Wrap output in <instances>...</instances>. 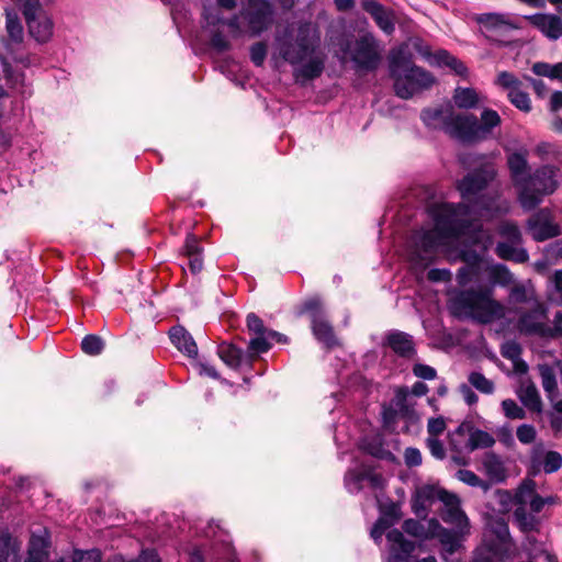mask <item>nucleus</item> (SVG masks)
Instances as JSON below:
<instances>
[{
    "mask_svg": "<svg viewBox=\"0 0 562 562\" xmlns=\"http://www.w3.org/2000/svg\"><path fill=\"white\" fill-rule=\"evenodd\" d=\"M470 211L471 207L463 204H443L435 217V227L413 235V259L416 262L429 260L432 252L449 238L470 237L474 244L486 249L491 235L480 222L464 217Z\"/></svg>",
    "mask_w": 562,
    "mask_h": 562,
    "instance_id": "obj_1",
    "label": "nucleus"
},
{
    "mask_svg": "<svg viewBox=\"0 0 562 562\" xmlns=\"http://www.w3.org/2000/svg\"><path fill=\"white\" fill-rule=\"evenodd\" d=\"M321 32L311 22H301L293 40L279 42L281 57L292 66L300 67L294 70L296 80H313L323 74L326 56L319 52Z\"/></svg>",
    "mask_w": 562,
    "mask_h": 562,
    "instance_id": "obj_2",
    "label": "nucleus"
},
{
    "mask_svg": "<svg viewBox=\"0 0 562 562\" xmlns=\"http://www.w3.org/2000/svg\"><path fill=\"white\" fill-rule=\"evenodd\" d=\"M495 177L494 165L485 161L458 181L457 189L462 198V202L459 204L471 207V211L464 216L465 218L472 220L471 216L494 217L508 212L507 203H499L496 198L483 193Z\"/></svg>",
    "mask_w": 562,
    "mask_h": 562,
    "instance_id": "obj_3",
    "label": "nucleus"
},
{
    "mask_svg": "<svg viewBox=\"0 0 562 562\" xmlns=\"http://www.w3.org/2000/svg\"><path fill=\"white\" fill-rule=\"evenodd\" d=\"M493 295L491 286L457 290L448 301V308L459 319L470 318L480 324H490L505 317V306Z\"/></svg>",
    "mask_w": 562,
    "mask_h": 562,
    "instance_id": "obj_4",
    "label": "nucleus"
},
{
    "mask_svg": "<svg viewBox=\"0 0 562 562\" xmlns=\"http://www.w3.org/2000/svg\"><path fill=\"white\" fill-rule=\"evenodd\" d=\"M559 168L543 165L537 168L517 188L518 201L525 211L535 210L547 195L552 194L559 187Z\"/></svg>",
    "mask_w": 562,
    "mask_h": 562,
    "instance_id": "obj_5",
    "label": "nucleus"
},
{
    "mask_svg": "<svg viewBox=\"0 0 562 562\" xmlns=\"http://www.w3.org/2000/svg\"><path fill=\"white\" fill-rule=\"evenodd\" d=\"M381 42L370 32L360 35L348 45L350 60L357 71H375L382 61Z\"/></svg>",
    "mask_w": 562,
    "mask_h": 562,
    "instance_id": "obj_6",
    "label": "nucleus"
},
{
    "mask_svg": "<svg viewBox=\"0 0 562 562\" xmlns=\"http://www.w3.org/2000/svg\"><path fill=\"white\" fill-rule=\"evenodd\" d=\"M301 313L310 315L313 335L326 349H333L339 345L334 328L327 319L323 302L318 296L306 300L302 305Z\"/></svg>",
    "mask_w": 562,
    "mask_h": 562,
    "instance_id": "obj_7",
    "label": "nucleus"
},
{
    "mask_svg": "<svg viewBox=\"0 0 562 562\" xmlns=\"http://www.w3.org/2000/svg\"><path fill=\"white\" fill-rule=\"evenodd\" d=\"M240 16L247 23L250 35L259 36L271 26L274 8L268 0H248L247 7L240 12Z\"/></svg>",
    "mask_w": 562,
    "mask_h": 562,
    "instance_id": "obj_8",
    "label": "nucleus"
},
{
    "mask_svg": "<svg viewBox=\"0 0 562 562\" xmlns=\"http://www.w3.org/2000/svg\"><path fill=\"white\" fill-rule=\"evenodd\" d=\"M435 82L436 78L431 72L414 65L395 85H393V88L397 97L408 100L415 93L431 88Z\"/></svg>",
    "mask_w": 562,
    "mask_h": 562,
    "instance_id": "obj_9",
    "label": "nucleus"
},
{
    "mask_svg": "<svg viewBox=\"0 0 562 562\" xmlns=\"http://www.w3.org/2000/svg\"><path fill=\"white\" fill-rule=\"evenodd\" d=\"M527 229L536 241H544L560 236L561 227L554 222L552 212L543 207L533 213L527 221Z\"/></svg>",
    "mask_w": 562,
    "mask_h": 562,
    "instance_id": "obj_10",
    "label": "nucleus"
},
{
    "mask_svg": "<svg viewBox=\"0 0 562 562\" xmlns=\"http://www.w3.org/2000/svg\"><path fill=\"white\" fill-rule=\"evenodd\" d=\"M547 318L546 306L537 302L532 308L520 314L517 326L521 334L546 338V334H550Z\"/></svg>",
    "mask_w": 562,
    "mask_h": 562,
    "instance_id": "obj_11",
    "label": "nucleus"
},
{
    "mask_svg": "<svg viewBox=\"0 0 562 562\" xmlns=\"http://www.w3.org/2000/svg\"><path fill=\"white\" fill-rule=\"evenodd\" d=\"M445 133L462 143L479 140L476 116L473 114H456L451 111L448 114Z\"/></svg>",
    "mask_w": 562,
    "mask_h": 562,
    "instance_id": "obj_12",
    "label": "nucleus"
},
{
    "mask_svg": "<svg viewBox=\"0 0 562 562\" xmlns=\"http://www.w3.org/2000/svg\"><path fill=\"white\" fill-rule=\"evenodd\" d=\"M443 508L440 512L441 519L449 525L454 526L461 531H470V521L460 505V498L453 494H443Z\"/></svg>",
    "mask_w": 562,
    "mask_h": 562,
    "instance_id": "obj_13",
    "label": "nucleus"
},
{
    "mask_svg": "<svg viewBox=\"0 0 562 562\" xmlns=\"http://www.w3.org/2000/svg\"><path fill=\"white\" fill-rule=\"evenodd\" d=\"M389 75L395 85L404 74H406L415 64L413 55L408 47L403 44L394 47L387 55Z\"/></svg>",
    "mask_w": 562,
    "mask_h": 562,
    "instance_id": "obj_14",
    "label": "nucleus"
},
{
    "mask_svg": "<svg viewBox=\"0 0 562 562\" xmlns=\"http://www.w3.org/2000/svg\"><path fill=\"white\" fill-rule=\"evenodd\" d=\"M383 346L389 347L400 358L413 359L416 356L413 336L402 330H389L384 336Z\"/></svg>",
    "mask_w": 562,
    "mask_h": 562,
    "instance_id": "obj_15",
    "label": "nucleus"
},
{
    "mask_svg": "<svg viewBox=\"0 0 562 562\" xmlns=\"http://www.w3.org/2000/svg\"><path fill=\"white\" fill-rule=\"evenodd\" d=\"M526 20L550 41H558L562 36V18L554 13H535L527 15Z\"/></svg>",
    "mask_w": 562,
    "mask_h": 562,
    "instance_id": "obj_16",
    "label": "nucleus"
},
{
    "mask_svg": "<svg viewBox=\"0 0 562 562\" xmlns=\"http://www.w3.org/2000/svg\"><path fill=\"white\" fill-rule=\"evenodd\" d=\"M363 10L371 15L379 29L386 35L395 31L394 14L375 0H362Z\"/></svg>",
    "mask_w": 562,
    "mask_h": 562,
    "instance_id": "obj_17",
    "label": "nucleus"
},
{
    "mask_svg": "<svg viewBox=\"0 0 562 562\" xmlns=\"http://www.w3.org/2000/svg\"><path fill=\"white\" fill-rule=\"evenodd\" d=\"M490 528L495 536V540L491 541L488 544L490 551L496 555L507 554L512 547L508 524L503 518H497L490 522Z\"/></svg>",
    "mask_w": 562,
    "mask_h": 562,
    "instance_id": "obj_18",
    "label": "nucleus"
},
{
    "mask_svg": "<svg viewBox=\"0 0 562 562\" xmlns=\"http://www.w3.org/2000/svg\"><path fill=\"white\" fill-rule=\"evenodd\" d=\"M543 449L541 445H538L532 448L530 462L533 469L540 468L542 465V470L547 474H551L560 470L562 467V456L558 451H548L546 452L543 460H541Z\"/></svg>",
    "mask_w": 562,
    "mask_h": 562,
    "instance_id": "obj_19",
    "label": "nucleus"
},
{
    "mask_svg": "<svg viewBox=\"0 0 562 562\" xmlns=\"http://www.w3.org/2000/svg\"><path fill=\"white\" fill-rule=\"evenodd\" d=\"M169 338L172 345L189 358L198 356V346L192 335L181 325L172 326L169 329Z\"/></svg>",
    "mask_w": 562,
    "mask_h": 562,
    "instance_id": "obj_20",
    "label": "nucleus"
},
{
    "mask_svg": "<svg viewBox=\"0 0 562 562\" xmlns=\"http://www.w3.org/2000/svg\"><path fill=\"white\" fill-rule=\"evenodd\" d=\"M403 530L419 540H429L435 538L436 530L440 528V522L436 518L427 520V524H423L419 520L409 518L403 522Z\"/></svg>",
    "mask_w": 562,
    "mask_h": 562,
    "instance_id": "obj_21",
    "label": "nucleus"
},
{
    "mask_svg": "<svg viewBox=\"0 0 562 562\" xmlns=\"http://www.w3.org/2000/svg\"><path fill=\"white\" fill-rule=\"evenodd\" d=\"M527 156V150H518L512 153L507 157V166L509 169L510 178L516 189L529 175V164Z\"/></svg>",
    "mask_w": 562,
    "mask_h": 562,
    "instance_id": "obj_22",
    "label": "nucleus"
},
{
    "mask_svg": "<svg viewBox=\"0 0 562 562\" xmlns=\"http://www.w3.org/2000/svg\"><path fill=\"white\" fill-rule=\"evenodd\" d=\"M522 405L531 412H542V401L536 384L530 379H525L516 392Z\"/></svg>",
    "mask_w": 562,
    "mask_h": 562,
    "instance_id": "obj_23",
    "label": "nucleus"
},
{
    "mask_svg": "<svg viewBox=\"0 0 562 562\" xmlns=\"http://www.w3.org/2000/svg\"><path fill=\"white\" fill-rule=\"evenodd\" d=\"M470 531H461L460 529H447L440 525V528L436 530L435 538H438L439 542L441 543L443 551L451 555L456 553L462 544L463 538L469 533Z\"/></svg>",
    "mask_w": 562,
    "mask_h": 562,
    "instance_id": "obj_24",
    "label": "nucleus"
},
{
    "mask_svg": "<svg viewBox=\"0 0 562 562\" xmlns=\"http://www.w3.org/2000/svg\"><path fill=\"white\" fill-rule=\"evenodd\" d=\"M217 355L229 368L237 369L243 363H250L246 351L233 344L222 342L217 347Z\"/></svg>",
    "mask_w": 562,
    "mask_h": 562,
    "instance_id": "obj_25",
    "label": "nucleus"
},
{
    "mask_svg": "<svg viewBox=\"0 0 562 562\" xmlns=\"http://www.w3.org/2000/svg\"><path fill=\"white\" fill-rule=\"evenodd\" d=\"M495 254L503 260L525 263L529 260V254L521 244L497 243Z\"/></svg>",
    "mask_w": 562,
    "mask_h": 562,
    "instance_id": "obj_26",
    "label": "nucleus"
},
{
    "mask_svg": "<svg viewBox=\"0 0 562 562\" xmlns=\"http://www.w3.org/2000/svg\"><path fill=\"white\" fill-rule=\"evenodd\" d=\"M488 479L494 483H501L506 479L504 462L499 456L494 452H486L482 461Z\"/></svg>",
    "mask_w": 562,
    "mask_h": 562,
    "instance_id": "obj_27",
    "label": "nucleus"
},
{
    "mask_svg": "<svg viewBox=\"0 0 562 562\" xmlns=\"http://www.w3.org/2000/svg\"><path fill=\"white\" fill-rule=\"evenodd\" d=\"M361 449L372 457L381 460H394L393 453L384 447L383 438L380 435L367 436L361 440Z\"/></svg>",
    "mask_w": 562,
    "mask_h": 562,
    "instance_id": "obj_28",
    "label": "nucleus"
},
{
    "mask_svg": "<svg viewBox=\"0 0 562 562\" xmlns=\"http://www.w3.org/2000/svg\"><path fill=\"white\" fill-rule=\"evenodd\" d=\"M430 65L437 67H448L456 75L464 76L468 72V68L463 61L451 55L446 49H439L432 55V60H430Z\"/></svg>",
    "mask_w": 562,
    "mask_h": 562,
    "instance_id": "obj_29",
    "label": "nucleus"
},
{
    "mask_svg": "<svg viewBox=\"0 0 562 562\" xmlns=\"http://www.w3.org/2000/svg\"><path fill=\"white\" fill-rule=\"evenodd\" d=\"M449 113H451V111L443 110L442 108H428L422 111L420 119L427 127L445 132Z\"/></svg>",
    "mask_w": 562,
    "mask_h": 562,
    "instance_id": "obj_30",
    "label": "nucleus"
},
{
    "mask_svg": "<svg viewBox=\"0 0 562 562\" xmlns=\"http://www.w3.org/2000/svg\"><path fill=\"white\" fill-rule=\"evenodd\" d=\"M494 443L495 439L491 434L477 428H473L464 448L468 452H473L476 449L491 448L494 446Z\"/></svg>",
    "mask_w": 562,
    "mask_h": 562,
    "instance_id": "obj_31",
    "label": "nucleus"
},
{
    "mask_svg": "<svg viewBox=\"0 0 562 562\" xmlns=\"http://www.w3.org/2000/svg\"><path fill=\"white\" fill-rule=\"evenodd\" d=\"M501 124L499 114L491 109H485L481 114V123L476 120V133L479 139H484L491 131Z\"/></svg>",
    "mask_w": 562,
    "mask_h": 562,
    "instance_id": "obj_32",
    "label": "nucleus"
},
{
    "mask_svg": "<svg viewBox=\"0 0 562 562\" xmlns=\"http://www.w3.org/2000/svg\"><path fill=\"white\" fill-rule=\"evenodd\" d=\"M535 296V291L530 282L514 284L508 294V303L524 304L530 302Z\"/></svg>",
    "mask_w": 562,
    "mask_h": 562,
    "instance_id": "obj_33",
    "label": "nucleus"
},
{
    "mask_svg": "<svg viewBox=\"0 0 562 562\" xmlns=\"http://www.w3.org/2000/svg\"><path fill=\"white\" fill-rule=\"evenodd\" d=\"M476 21L490 30L501 29L503 26L512 29L515 27V25L509 21L508 15L503 13H482L477 15Z\"/></svg>",
    "mask_w": 562,
    "mask_h": 562,
    "instance_id": "obj_34",
    "label": "nucleus"
},
{
    "mask_svg": "<svg viewBox=\"0 0 562 562\" xmlns=\"http://www.w3.org/2000/svg\"><path fill=\"white\" fill-rule=\"evenodd\" d=\"M48 541L43 536L33 535L30 540V548L27 552L29 561H46L47 559Z\"/></svg>",
    "mask_w": 562,
    "mask_h": 562,
    "instance_id": "obj_35",
    "label": "nucleus"
},
{
    "mask_svg": "<svg viewBox=\"0 0 562 562\" xmlns=\"http://www.w3.org/2000/svg\"><path fill=\"white\" fill-rule=\"evenodd\" d=\"M538 371L541 378L542 387L551 400L558 387L554 369L547 363H541L538 364Z\"/></svg>",
    "mask_w": 562,
    "mask_h": 562,
    "instance_id": "obj_36",
    "label": "nucleus"
},
{
    "mask_svg": "<svg viewBox=\"0 0 562 562\" xmlns=\"http://www.w3.org/2000/svg\"><path fill=\"white\" fill-rule=\"evenodd\" d=\"M453 101L460 109H472L479 103V97L472 88H457L453 94Z\"/></svg>",
    "mask_w": 562,
    "mask_h": 562,
    "instance_id": "obj_37",
    "label": "nucleus"
},
{
    "mask_svg": "<svg viewBox=\"0 0 562 562\" xmlns=\"http://www.w3.org/2000/svg\"><path fill=\"white\" fill-rule=\"evenodd\" d=\"M5 29L9 37L16 44L23 41L24 32L21 21L15 12L7 11Z\"/></svg>",
    "mask_w": 562,
    "mask_h": 562,
    "instance_id": "obj_38",
    "label": "nucleus"
},
{
    "mask_svg": "<svg viewBox=\"0 0 562 562\" xmlns=\"http://www.w3.org/2000/svg\"><path fill=\"white\" fill-rule=\"evenodd\" d=\"M269 340L270 338L268 335L254 336L249 340L246 353L250 362L260 353L269 351L271 348V342Z\"/></svg>",
    "mask_w": 562,
    "mask_h": 562,
    "instance_id": "obj_39",
    "label": "nucleus"
},
{
    "mask_svg": "<svg viewBox=\"0 0 562 562\" xmlns=\"http://www.w3.org/2000/svg\"><path fill=\"white\" fill-rule=\"evenodd\" d=\"M497 231L506 239L503 243L522 244L521 231L515 222L504 221L498 225Z\"/></svg>",
    "mask_w": 562,
    "mask_h": 562,
    "instance_id": "obj_40",
    "label": "nucleus"
},
{
    "mask_svg": "<svg viewBox=\"0 0 562 562\" xmlns=\"http://www.w3.org/2000/svg\"><path fill=\"white\" fill-rule=\"evenodd\" d=\"M513 516L522 532H529L537 529L538 519L533 515L528 514L525 507H517L514 510Z\"/></svg>",
    "mask_w": 562,
    "mask_h": 562,
    "instance_id": "obj_41",
    "label": "nucleus"
},
{
    "mask_svg": "<svg viewBox=\"0 0 562 562\" xmlns=\"http://www.w3.org/2000/svg\"><path fill=\"white\" fill-rule=\"evenodd\" d=\"M469 384L479 392L490 395L494 392V382L487 379L483 373L473 371L468 376Z\"/></svg>",
    "mask_w": 562,
    "mask_h": 562,
    "instance_id": "obj_42",
    "label": "nucleus"
},
{
    "mask_svg": "<svg viewBox=\"0 0 562 562\" xmlns=\"http://www.w3.org/2000/svg\"><path fill=\"white\" fill-rule=\"evenodd\" d=\"M416 493L422 502H427L431 505L436 501H440L442 503L446 498L443 494H449L450 492L435 485H424L419 487Z\"/></svg>",
    "mask_w": 562,
    "mask_h": 562,
    "instance_id": "obj_43",
    "label": "nucleus"
},
{
    "mask_svg": "<svg viewBox=\"0 0 562 562\" xmlns=\"http://www.w3.org/2000/svg\"><path fill=\"white\" fill-rule=\"evenodd\" d=\"M490 277L495 284L507 286L514 283V274L503 263H496L491 267Z\"/></svg>",
    "mask_w": 562,
    "mask_h": 562,
    "instance_id": "obj_44",
    "label": "nucleus"
},
{
    "mask_svg": "<svg viewBox=\"0 0 562 562\" xmlns=\"http://www.w3.org/2000/svg\"><path fill=\"white\" fill-rule=\"evenodd\" d=\"M364 479V467L360 470H349L345 474V486L349 493L357 494L362 490V482Z\"/></svg>",
    "mask_w": 562,
    "mask_h": 562,
    "instance_id": "obj_45",
    "label": "nucleus"
},
{
    "mask_svg": "<svg viewBox=\"0 0 562 562\" xmlns=\"http://www.w3.org/2000/svg\"><path fill=\"white\" fill-rule=\"evenodd\" d=\"M81 349L89 356H98L104 349V341L98 335H87L81 341Z\"/></svg>",
    "mask_w": 562,
    "mask_h": 562,
    "instance_id": "obj_46",
    "label": "nucleus"
},
{
    "mask_svg": "<svg viewBox=\"0 0 562 562\" xmlns=\"http://www.w3.org/2000/svg\"><path fill=\"white\" fill-rule=\"evenodd\" d=\"M407 389L401 387L396 391L393 402L398 414H401L403 417L411 418L414 414V409L407 402Z\"/></svg>",
    "mask_w": 562,
    "mask_h": 562,
    "instance_id": "obj_47",
    "label": "nucleus"
},
{
    "mask_svg": "<svg viewBox=\"0 0 562 562\" xmlns=\"http://www.w3.org/2000/svg\"><path fill=\"white\" fill-rule=\"evenodd\" d=\"M509 101L520 111L529 112L531 110L530 98L527 92L519 89H513V91H508Z\"/></svg>",
    "mask_w": 562,
    "mask_h": 562,
    "instance_id": "obj_48",
    "label": "nucleus"
},
{
    "mask_svg": "<svg viewBox=\"0 0 562 562\" xmlns=\"http://www.w3.org/2000/svg\"><path fill=\"white\" fill-rule=\"evenodd\" d=\"M502 409L504 415L509 419H524L526 417V412L522 407H520L514 400L506 398L502 401Z\"/></svg>",
    "mask_w": 562,
    "mask_h": 562,
    "instance_id": "obj_49",
    "label": "nucleus"
},
{
    "mask_svg": "<svg viewBox=\"0 0 562 562\" xmlns=\"http://www.w3.org/2000/svg\"><path fill=\"white\" fill-rule=\"evenodd\" d=\"M248 331L254 336L268 335L269 330L262 319L255 313H249L246 317Z\"/></svg>",
    "mask_w": 562,
    "mask_h": 562,
    "instance_id": "obj_50",
    "label": "nucleus"
},
{
    "mask_svg": "<svg viewBox=\"0 0 562 562\" xmlns=\"http://www.w3.org/2000/svg\"><path fill=\"white\" fill-rule=\"evenodd\" d=\"M267 45L263 42H257L250 46V60L255 66L263 65L267 57Z\"/></svg>",
    "mask_w": 562,
    "mask_h": 562,
    "instance_id": "obj_51",
    "label": "nucleus"
},
{
    "mask_svg": "<svg viewBox=\"0 0 562 562\" xmlns=\"http://www.w3.org/2000/svg\"><path fill=\"white\" fill-rule=\"evenodd\" d=\"M521 346L516 341H507L502 346L501 353L502 356L513 361L519 360V357H521Z\"/></svg>",
    "mask_w": 562,
    "mask_h": 562,
    "instance_id": "obj_52",
    "label": "nucleus"
},
{
    "mask_svg": "<svg viewBox=\"0 0 562 562\" xmlns=\"http://www.w3.org/2000/svg\"><path fill=\"white\" fill-rule=\"evenodd\" d=\"M415 550V543L405 539L392 551V555L396 561H406L412 552Z\"/></svg>",
    "mask_w": 562,
    "mask_h": 562,
    "instance_id": "obj_53",
    "label": "nucleus"
},
{
    "mask_svg": "<svg viewBox=\"0 0 562 562\" xmlns=\"http://www.w3.org/2000/svg\"><path fill=\"white\" fill-rule=\"evenodd\" d=\"M516 436L521 443L528 445L535 441L537 431L532 425L522 424L517 428Z\"/></svg>",
    "mask_w": 562,
    "mask_h": 562,
    "instance_id": "obj_54",
    "label": "nucleus"
},
{
    "mask_svg": "<svg viewBox=\"0 0 562 562\" xmlns=\"http://www.w3.org/2000/svg\"><path fill=\"white\" fill-rule=\"evenodd\" d=\"M496 83L508 91H513V89H517L521 85V82L508 71L499 72L496 78Z\"/></svg>",
    "mask_w": 562,
    "mask_h": 562,
    "instance_id": "obj_55",
    "label": "nucleus"
},
{
    "mask_svg": "<svg viewBox=\"0 0 562 562\" xmlns=\"http://www.w3.org/2000/svg\"><path fill=\"white\" fill-rule=\"evenodd\" d=\"M457 479L463 482L464 484L479 487L485 486V483L473 472L470 470H459L456 474Z\"/></svg>",
    "mask_w": 562,
    "mask_h": 562,
    "instance_id": "obj_56",
    "label": "nucleus"
},
{
    "mask_svg": "<svg viewBox=\"0 0 562 562\" xmlns=\"http://www.w3.org/2000/svg\"><path fill=\"white\" fill-rule=\"evenodd\" d=\"M544 255L554 263L562 260V238L557 239L544 247Z\"/></svg>",
    "mask_w": 562,
    "mask_h": 562,
    "instance_id": "obj_57",
    "label": "nucleus"
},
{
    "mask_svg": "<svg viewBox=\"0 0 562 562\" xmlns=\"http://www.w3.org/2000/svg\"><path fill=\"white\" fill-rule=\"evenodd\" d=\"M413 373L424 380H434L437 376L435 368L424 363L414 364Z\"/></svg>",
    "mask_w": 562,
    "mask_h": 562,
    "instance_id": "obj_58",
    "label": "nucleus"
},
{
    "mask_svg": "<svg viewBox=\"0 0 562 562\" xmlns=\"http://www.w3.org/2000/svg\"><path fill=\"white\" fill-rule=\"evenodd\" d=\"M404 461L409 468L420 465L423 461L420 451L414 447L406 448L404 452Z\"/></svg>",
    "mask_w": 562,
    "mask_h": 562,
    "instance_id": "obj_59",
    "label": "nucleus"
},
{
    "mask_svg": "<svg viewBox=\"0 0 562 562\" xmlns=\"http://www.w3.org/2000/svg\"><path fill=\"white\" fill-rule=\"evenodd\" d=\"M210 44L218 53L226 52L231 47L229 42L221 32H214L212 34Z\"/></svg>",
    "mask_w": 562,
    "mask_h": 562,
    "instance_id": "obj_60",
    "label": "nucleus"
},
{
    "mask_svg": "<svg viewBox=\"0 0 562 562\" xmlns=\"http://www.w3.org/2000/svg\"><path fill=\"white\" fill-rule=\"evenodd\" d=\"M72 562H101V552L99 550L78 551Z\"/></svg>",
    "mask_w": 562,
    "mask_h": 562,
    "instance_id": "obj_61",
    "label": "nucleus"
},
{
    "mask_svg": "<svg viewBox=\"0 0 562 562\" xmlns=\"http://www.w3.org/2000/svg\"><path fill=\"white\" fill-rule=\"evenodd\" d=\"M186 256H202V247L199 239L194 235H189L184 243Z\"/></svg>",
    "mask_w": 562,
    "mask_h": 562,
    "instance_id": "obj_62",
    "label": "nucleus"
},
{
    "mask_svg": "<svg viewBox=\"0 0 562 562\" xmlns=\"http://www.w3.org/2000/svg\"><path fill=\"white\" fill-rule=\"evenodd\" d=\"M12 538L10 533L3 532L0 535V562H8L11 551Z\"/></svg>",
    "mask_w": 562,
    "mask_h": 562,
    "instance_id": "obj_63",
    "label": "nucleus"
},
{
    "mask_svg": "<svg viewBox=\"0 0 562 562\" xmlns=\"http://www.w3.org/2000/svg\"><path fill=\"white\" fill-rule=\"evenodd\" d=\"M549 333L546 334V338H558L562 337V312L558 311L553 317V326H549Z\"/></svg>",
    "mask_w": 562,
    "mask_h": 562,
    "instance_id": "obj_64",
    "label": "nucleus"
}]
</instances>
